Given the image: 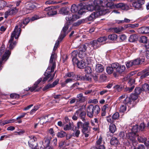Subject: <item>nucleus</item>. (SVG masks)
<instances>
[{"label":"nucleus","mask_w":149,"mask_h":149,"mask_svg":"<svg viewBox=\"0 0 149 149\" xmlns=\"http://www.w3.org/2000/svg\"><path fill=\"white\" fill-rule=\"evenodd\" d=\"M77 97L78 98V100L77 101H78L81 102H84L86 99V97H84L83 96V94L81 93L77 95Z\"/></svg>","instance_id":"c85d7f7f"},{"label":"nucleus","mask_w":149,"mask_h":149,"mask_svg":"<svg viewBox=\"0 0 149 149\" xmlns=\"http://www.w3.org/2000/svg\"><path fill=\"white\" fill-rule=\"evenodd\" d=\"M130 97L132 100H135L138 98V95L134 93L131 95Z\"/></svg>","instance_id":"4d7b16f0"},{"label":"nucleus","mask_w":149,"mask_h":149,"mask_svg":"<svg viewBox=\"0 0 149 149\" xmlns=\"http://www.w3.org/2000/svg\"><path fill=\"white\" fill-rule=\"evenodd\" d=\"M70 21H69L68 23V22H67V23L65 24L58 40L56 41L53 48V51L55 50L56 49L59 44V42L62 40L66 36V34L68 33L67 32V30L69 27L68 24L70 23Z\"/></svg>","instance_id":"39448f33"},{"label":"nucleus","mask_w":149,"mask_h":149,"mask_svg":"<svg viewBox=\"0 0 149 149\" xmlns=\"http://www.w3.org/2000/svg\"><path fill=\"white\" fill-rule=\"evenodd\" d=\"M89 124L88 121L85 122L84 123L79 122L77 123V126L79 128L81 127L82 128V131L83 133H88L89 131Z\"/></svg>","instance_id":"9d476101"},{"label":"nucleus","mask_w":149,"mask_h":149,"mask_svg":"<svg viewBox=\"0 0 149 149\" xmlns=\"http://www.w3.org/2000/svg\"><path fill=\"white\" fill-rule=\"evenodd\" d=\"M106 10H102L98 11H95L92 13L89 17H87L88 21H92L98 16L99 15H102L107 13Z\"/></svg>","instance_id":"6e6552de"},{"label":"nucleus","mask_w":149,"mask_h":149,"mask_svg":"<svg viewBox=\"0 0 149 149\" xmlns=\"http://www.w3.org/2000/svg\"><path fill=\"white\" fill-rule=\"evenodd\" d=\"M110 143L111 145L114 146H117L119 144V142L118 139L116 137H113L110 140Z\"/></svg>","instance_id":"b1692460"},{"label":"nucleus","mask_w":149,"mask_h":149,"mask_svg":"<svg viewBox=\"0 0 149 149\" xmlns=\"http://www.w3.org/2000/svg\"><path fill=\"white\" fill-rule=\"evenodd\" d=\"M119 64L117 63H112L111 65V66L113 69H115L116 70H117V69L118 68V67L119 65Z\"/></svg>","instance_id":"052dcab7"},{"label":"nucleus","mask_w":149,"mask_h":149,"mask_svg":"<svg viewBox=\"0 0 149 149\" xmlns=\"http://www.w3.org/2000/svg\"><path fill=\"white\" fill-rule=\"evenodd\" d=\"M145 3L144 0H139L133 3V7L140 10L143 9V5Z\"/></svg>","instance_id":"9b49d317"},{"label":"nucleus","mask_w":149,"mask_h":149,"mask_svg":"<svg viewBox=\"0 0 149 149\" xmlns=\"http://www.w3.org/2000/svg\"><path fill=\"white\" fill-rule=\"evenodd\" d=\"M125 69V67L124 65H119L117 69V72L119 73H122Z\"/></svg>","instance_id":"473e14b6"},{"label":"nucleus","mask_w":149,"mask_h":149,"mask_svg":"<svg viewBox=\"0 0 149 149\" xmlns=\"http://www.w3.org/2000/svg\"><path fill=\"white\" fill-rule=\"evenodd\" d=\"M52 88L53 87L51 84H48L43 88V90L45 91L49 88Z\"/></svg>","instance_id":"e2e57ef3"},{"label":"nucleus","mask_w":149,"mask_h":149,"mask_svg":"<svg viewBox=\"0 0 149 149\" xmlns=\"http://www.w3.org/2000/svg\"><path fill=\"white\" fill-rule=\"evenodd\" d=\"M113 120L112 118H111L110 117H107L106 118L107 121L111 123H113Z\"/></svg>","instance_id":"338daca9"},{"label":"nucleus","mask_w":149,"mask_h":149,"mask_svg":"<svg viewBox=\"0 0 149 149\" xmlns=\"http://www.w3.org/2000/svg\"><path fill=\"white\" fill-rule=\"evenodd\" d=\"M76 77V75L75 74L74 72H71L68 73L64 77L65 78L67 77L71 78H74Z\"/></svg>","instance_id":"72a5a7b5"},{"label":"nucleus","mask_w":149,"mask_h":149,"mask_svg":"<svg viewBox=\"0 0 149 149\" xmlns=\"http://www.w3.org/2000/svg\"><path fill=\"white\" fill-rule=\"evenodd\" d=\"M103 1L102 0H95L93 1V5L95 8V10H98L100 11L102 9H101V7H102ZM106 10L107 13L108 12V10L107 9H104L103 10Z\"/></svg>","instance_id":"f8f14e48"},{"label":"nucleus","mask_w":149,"mask_h":149,"mask_svg":"<svg viewBox=\"0 0 149 149\" xmlns=\"http://www.w3.org/2000/svg\"><path fill=\"white\" fill-rule=\"evenodd\" d=\"M87 48V47L86 45H82L79 49V52H81V53L84 52L86 50Z\"/></svg>","instance_id":"58836bf2"},{"label":"nucleus","mask_w":149,"mask_h":149,"mask_svg":"<svg viewBox=\"0 0 149 149\" xmlns=\"http://www.w3.org/2000/svg\"><path fill=\"white\" fill-rule=\"evenodd\" d=\"M119 116V114L118 112L115 113L112 116L113 119L114 120L118 119Z\"/></svg>","instance_id":"680f3d73"},{"label":"nucleus","mask_w":149,"mask_h":149,"mask_svg":"<svg viewBox=\"0 0 149 149\" xmlns=\"http://www.w3.org/2000/svg\"><path fill=\"white\" fill-rule=\"evenodd\" d=\"M138 37L137 35L134 34L130 35L129 38V41L133 42L138 40Z\"/></svg>","instance_id":"5701e85b"},{"label":"nucleus","mask_w":149,"mask_h":149,"mask_svg":"<svg viewBox=\"0 0 149 149\" xmlns=\"http://www.w3.org/2000/svg\"><path fill=\"white\" fill-rule=\"evenodd\" d=\"M18 9L16 7H13L6 11L4 14V17L7 18L8 16L15 14L17 12Z\"/></svg>","instance_id":"ddd939ff"},{"label":"nucleus","mask_w":149,"mask_h":149,"mask_svg":"<svg viewBox=\"0 0 149 149\" xmlns=\"http://www.w3.org/2000/svg\"><path fill=\"white\" fill-rule=\"evenodd\" d=\"M100 78L101 82H104L106 80L107 76L104 74H102L100 76Z\"/></svg>","instance_id":"13d9d810"},{"label":"nucleus","mask_w":149,"mask_h":149,"mask_svg":"<svg viewBox=\"0 0 149 149\" xmlns=\"http://www.w3.org/2000/svg\"><path fill=\"white\" fill-rule=\"evenodd\" d=\"M21 32V29L18 28V26H16L13 31L11 33V38L9 40L8 45H9V48L12 49L15 46L17 42L14 41V38L16 39L18 38Z\"/></svg>","instance_id":"7ed1b4c3"},{"label":"nucleus","mask_w":149,"mask_h":149,"mask_svg":"<svg viewBox=\"0 0 149 149\" xmlns=\"http://www.w3.org/2000/svg\"><path fill=\"white\" fill-rule=\"evenodd\" d=\"M139 31H141V33H146L149 32V29L148 28L146 27H142L139 29Z\"/></svg>","instance_id":"4c0bfd02"},{"label":"nucleus","mask_w":149,"mask_h":149,"mask_svg":"<svg viewBox=\"0 0 149 149\" xmlns=\"http://www.w3.org/2000/svg\"><path fill=\"white\" fill-rule=\"evenodd\" d=\"M74 80V78H68L65 80V83L67 84L68 83H71Z\"/></svg>","instance_id":"69168bd1"},{"label":"nucleus","mask_w":149,"mask_h":149,"mask_svg":"<svg viewBox=\"0 0 149 149\" xmlns=\"http://www.w3.org/2000/svg\"><path fill=\"white\" fill-rule=\"evenodd\" d=\"M104 70V67L102 65L100 64H97L95 67V70L97 72H101Z\"/></svg>","instance_id":"bb28decb"},{"label":"nucleus","mask_w":149,"mask_h":149,"mask_svg":"<svg viewBox=\"0 0 149 149\" xmlns=\"http://www.w3.org/2000/svg\"><path fill=\"white\" fill-rule=\"evenodd\" d=\"M93 110L94 115H97L100 112V108L98 105H96L95 106L93 105Z\"/></svg>","instance_id":"c756f323"},{"label":"nucleus","mask_w":149,"mask_h":149,"mask_svg":"<svg viewBox=\"0 0 149 149\" xmlns=\"http://www.w3.org/2000/svg\"><path fill=\"white\" fill-rule=\"evenodd\" d=\"M42 78H40L35 83L32 87L30 88L28 87V88L25 89L24 90L27 91L30 90L31 92L35 91L36 89L38 87V85L42 81Z\"/></svg>","instance_id":"dca6fc26"},{"label":"nucleus","mask_w":149,"mask_h":149,"mask_svg":"<svg viewBox=\"0 0 149 149\" xmlns=\"http://www.w3.org/2000/svg\"><path fill=\"white\" fill-rule=\"evenodd\" d=\"M54 8L53 6H50L45 9V11L47 12L48 16L52 17L57 14V11L54 10Z\"/></svg>","instance_id":"2eb2a0df"},{"label":"nucleus","mask_w":149,"mask_h":149,"mask_svg":"<svg viewBox=\"0 0 149 149\" xmlns=\"http://www.w3.org/2000/svg\"><path fill=\"white\" fill-rule=\"evenodd\" d=\"M6 5L7 3L6 2L3 0H0V10L6 6Z\"/></svg>","instance_id":"49530a36"},{"label":"nucleus","mask_w":149,"mask_h":149,"mask_svg":"<svg viewBox=\"0 0 149 149\" xmlns=\"http://www.w3.org/2000/svg\"><path fill=\"white\" fill-rule=\"evenodd\" d=\"M92 70L91 68L89 66H87L86 67H85V71L86 73L88 74L91 73L92 72Z\"/></svg>","instance_id":"6e6d98bb"},{"label":"nucleus","mask_w":149,"mask_h":149,"mask_svg":"<svg viewBox=\"0 0 149 149\" xmlns=\"http://www.w3.org/2000/svg\"><path fill=\"white\" fill-rule=\"evenodd\" d=\"M124 30V28L122 27H115L112 29L116 33H118Z\"/></svg>","instance_id":"f704fd0d"},{"label":"nucleus","mask_w":149,"mask_h":149,"mask_svg":"<svg viewBox=\"0 0 149 149\" xmlns=\"http://www.w3.org/2000/svg\"><path fill=\"white\" fill-rule=\"evenodd\" d=\"M113 88L115 89L116 90L120 92L121 91L122 87V86L120 85L116 84L114 86Z\"/></svg>","instance_id":"5fc2aeb1"},{"label":"nucleus","mask_w":149,"mask_h":149,"mask_svg":"<svg viewBox=\"0 0 149 149\" xmlns=\"http://www.w3.org/2000/svg\"><path fill=\"white\" fill-rule=\"evenodd\" d=\"M75 64H77V67L78 68L82 69L85 67L86 63L83 60L78 61L77 59V61H74Z\"/></svg>","instance_id":"6ab92c4d"},{"label":"nucleus","mask_w":149,"mask_h":149,"mask_svg":"<svg viewBox=\"0 0 149 149\" xmlns=\"http://www.w3.org/2000/svg\"><path fill=\"white\" fill-rule=\"evenodd\" d=\"M55 55L54 52L53 51L49 60V65L46 70V71H47L48 73H47V72L45 73L44 74L45 77L42 80L43 82H45L50 78L51 75V72H53L54 71V68L56 67V64L55 61Z\"/></svg>","instance_id":"f03ea898"},{"label":"nucleus","mask_w":149,"mask_h":149,"mask_svg":"<svg viewBox=\"0 0 149 149\" xmlns=\"http://www.w3.org/2000/svg\"><path fill=\"white\" fill-rule=\"evenodd\" d=\"M41 17H40L38 16L37 15H35L33 17L31 18L30 19L29 18H25L23 21L22 22H21L19 24V26H18V28H24V26L26 25L30 21H33L35 20H37L39 18H41Z\"/></svg>","instance_id":"1a4fd4ad"},{"label":"nucleus","mask_w":149,"mask_h":149,"mask_svg":"<svg viewBox=\"0 0 149 149\" xmlns=\"http://www.w3.org/2000/svg\"><path fill=\"white\" fill-rule=\"evenodd\" d=\"M84 76L80 75H76V77L74 78V80H83L84 81Z\"/></svg>","instance_id":"8fccbe9b"},{"label":"nucleus","mask_w":149,"mask_h":149,"mask_svg":"<svg viewBox=\"0 0 149 149\" xmlns=\"http://www.w3.org/2000/svg\"><path fill=\"white\" fill-rule=\"evenodd\" d=\"M28 137L29 139L28 141L29 145L30 148L33 149L36 146L35 142L37 141V139L33 135L29 136Z\"/></svg>","instance_id":"4468645a"},{"label":"nucleus","mask_w":149,"mask_h":149,"mask_svg":"<svg viewBox=\"0 0 149 149\" xmlns=\"http://www.w3.org/2000/svg\"><path fill=\"white\" fill-rule=\"evenodd\" d=\"M140 55L141 56L143 57L146 56L147 59H149V50H142L140 53Z\"/></svg>","instance_id":"7c9ffc66"},{"label":"nucleus","mask_w":149,"mask_h":149,"mask_svg":"<svg viewBox=\"0 0 149 149\" xmlns=\"http://www.w3.org/2000/svg\"><path fill=\"white\" fill-rule=\"evenodd\" d=\"M126 104L122 105L120 107V112H123L126 111Z\"/></svg>","instance_id":"603ef678"},{"label":"nucleus","mask_w":149,"mask_h":149,"mask_svg":"<svg viewBox=\"0 0 149 149\" xmlns=\"http://www.w3.org/2000/svg\"><path fill=\"white\" fill-rule=\"evenodd\" d=\"M142 91V89L140 87H136L134 90V93L138 95Z\"/></svg>","instance_id":"864d4df0"},{"label":"nucleus","mask_w":149,"mask_h":149,"mask_svg":"<svg viewBox=\"0 0 149 149\" xmlns=\"http://www.w3.org/2000/svg\"><path fill=\"white\" fill-rule=\"evenodd\" d=\"M148 75H149V67L147 68L146 72L141 75V79H143Z\"/></svg>","instance_id":"79ce46f5"},{"label":"nucleus","mask_w":149,"mask_h":149,"mask_svg":"<svg viewBox=\"0 0 149 149\" xmlns=\"http://www.w3.org/2000/svg\"><path fill=\"white\" fill-rule=\"evenodd\" d=\"M91 44L94 49L97 48L101 46L100 44L97 40H93L91 42Z\"/></svg>","instance_id":"412c9836"},{"label":"nucleus","mask_w":149,"mask_h":149,"mask_svg":"<svg viewBox=\"0 0 149 149\" xmlns=\"http://www.w3.org/2000/svg\"><path fill=\"white\" fill-rule=\"evenodd\" d=\"M130 97H126L125 99L123 101V103L127 105L129 107H132L130 106L132 101Z\"/></svg>","instance_id":"a878e982"},{"label":"nucleus","mask_w":149,"mask_h":149,"mask_svg":"<svg viewBox=\"0 0 149 149\" xmlns=\"http://www.w3.org/2000/svg\"><path fill=\"white\" fill-rule=\"evenodd\" d=\"M5 47L4 45H2L0 49L1 55H2L4 52L2 58L0 60V70H1L2 68V65L6 61L9 57L10 54V52L9 50H6L5 52Z\"/></svg>","instance_id":"0eeeda50"},{"label":"nucleus","mask_w":149,"mask_h":149,"mask_svg":"<svg viewBox=\"0 0 149 149\" xmlns=\"http://www.w3.org/2000/svg\"><path fill=\"white\" fill-rule=\"evenodd\" d=\"M79 128L77 127H75V128H72V130L73 131V132L72 134V135L74 137H78L79 136L80 134V131L79 130Z\"/></svg>","instance_id":"aec40b11"},{"label":"nucleus","mask_w":149,"mask_h":149,"mask_svg":"<svg viewBox=\"0 0 149 149\" xmlns=\"http://www.w3.org/2000/svg\"><path fill=\"white\" fill-rule=\"evenodd\" d=\"M84 81H91V78L90 75L89 74H86L84 76Z\"/></svg>","instance_id":"37998d69"},{"label":"nucleus","mask_w":149,"mask_h":149,"mask_svg":"<svg viewBox=\"0 0 149 149\" xmlns=\"http://www.w3.org/2000/svg\"><path fill=\"white\" fill-rule=\"evenodd\" d=\"M113 69L111 66L107 67L106 69V71L108 74H111L113 72Z\"/></svg>","instance_id":"3c124183"},{"label":"nucleus","mask_w":149,"mask_h":149,"mask_svg":"<svg viewBox=\"0 0 149 149\" xmlns=\"http://www.w3.org/2000/svg\"><path fill=\"white\" fill-rule=\"evenodd\" d=\"M109 131L112 133L115 132L116 130V125L113 123H110L109 126Z\"/></svg>","instance_id":"2f4dec72"},{"label":"nucleus","mask_w":149,"mask_h":149,"mask_svg":"<svg viewBox=\"0 0 149 149\" xmlns=\"http://www.w3.org/2000/svg\"><path fill=\"white\" fill-rule=\"evenodd\" d=\"M137 139L139 142L143 143L145 141L146 138L143 136H138Z\"/></svg>","instance_id":"de8ad7c7"},{"label":"nucleus","mask_w":149,"mask_h":149,"mask_svg":"<svg viewBox=\"0 0 149 149\" xmlns=\"http://www.w3.org/2000/svg\"><path fill=\"white\" fill-rule=\"evenodd\" d=\"M69 10L65 7L62 8L59 11L60 14L63 15H67L66 19L68 21H73L79 18V17L76 15H73L72 14H68Z\"/></svg>","instance_id":"20e7f679"},{"label":"nucleus","mask_w":149,"mask_h":149,"mask_svg":"<svg viewBox=\"0 0 149 149\" xmlns=\"http://www.w3.org/2000/svg\"><path fill=\"white\" fill-rule=\"evenodd\" d=\"M145 126L143 123H141L139 127L137 125H136L133 126L132 129V132H130L127 134L126 135L127 139L131 141L134 146L136 145V138L138 136L136 133L139 132L140 130H143Z\"/></svg>","instance_id":"f257e3e1"},{"label":"nucleus","mask_w":149,"mask_h":149,"mask_svg":"<svg viewBox=\"0 0 149 149\" xmlns=\"http://www.w3.org/2000/svg\"><path fill=\"white\" fill-rule=\"evenodd\" d=\"M126 65L127 68H129L133 65L132 60L127 61L126 63Z\"/></svg>","instance_id":"bf43d9fd"},{"label":"nucleus","mask_w":149,"mask_h":149,"mask_svg":"<svg viewBox=\"0 0 149 149\" xmlns=\"http://www.w3.org/2000/svg\"><path fill=\"white\" fill-rule=\"evenodd\" d=\"M144 58H138L134 60H132L134 65H138L142 63L144 61Z\"/></svg>","instance_id":"4be33fe9"},{"label":"nucleus","mask_w":149,"mask_h":149,"mask_svg":"<svg viewBox=\"0 0 149 149\" xmlns=\"http://www.w3.org/2000/svg\"><path fill=\"white\" fill-rule=\"evenodd\" d=\"M93 105H90L87 107V115L90 118H92L93 115Z\"/></svg>","instance_id":"a211bd4d"},{"label":"nucleus","mask_w":149,"mask_h":149,"mask_svg":"<svg viewBox=\"0 0 149 149\" xmlns=\"http://www.w3.org/2000/svg\"><path fill=\"white\" fill-rule=\"evenodd\" d=\"M148 40L147 38L145 36H141L140 38L139 41L140 42L145 43Z\"/></svg>","instance_id":"c03bdc74"},{"label":"nucleus","mask_w":149,"mask_h":149,"mask_svg":"<svg viewBox=\"0 0 149 149\" xmlns=\"http://www.w3.org/2000/svg\"><path fill=\"white\" fill-rule=\"evenodd\" d=\"M85 8V9L86 8V9L89 11H92L93 10H95V8L93 4H89L86 6V7L84 6Z\"/></svg>","instance_id":"c9c22d12"},{"label":"nucleus","mask_w":149,"mask_h":149,"mask_svg":"<svg viewBox=\"0 0 149 149\" xmlns=\"http://www.w3.org/2000/svg\"><path fill=\"white\" fill-rule=\"evenodd\" d=\"M137 148L139 149H149L148 147L145 146L144 147L143 145H139Z\"/></svg>","instance_id":"774afa93"},{"label":"nucleus","mask_w":149,"mask_h":149,"mask_svg":"<svg viewBox=\"0 0 149 149\" xmlns=\"http://www.w3.org/2000/svg\"><path fill=\"white\" fill-rule=\"evenodd\" d=\"M70 10L72 12L77 13L80 15H82L86 12L84 5L82 3H80L78 5L73 4L71 6Z\"/></svg>","instance_id":"423d86ee"},{"label":"nucleus","mask_w":149,"mask_h":149,"mask_svg":"<svg viewBox=\"0 0 149 149\" xmlns=\"http://www.w3.org/2000/svg\"><path fill=\"white\" fill-rule=\"evenodd\" d=\"M108 38L112 40H116L117 38V35L115 34L110 35L108 36Z\"/></svg>","instance_id":"a19ab883"},{"label":"nucleus","mask_w":149,"mask_h":149,"mask_svg":"<svg viewBox=\"0 0 149 149\" xmlns=\"http://www.w3.org/2000/svg\"><path fill=\"white\" fill-rule=\"evenodd\" d=\"M107 39V38L105 36H103L100 37L99 38H98L97 39V40L101 44V43L103 41H105Z\"/></svg>","instance_id":"09e8293b"},{"label":"nucleus","mask_w":149,"mask_h":149,"mask_svg":"<svg viewBox=\"0 0 149 149\" xmlns=\"http://www.w3.org/2000/svg\"><path fill=\"white\" fill-rule=\"evenodd\" d=\"M10 96L13 98H17L19 97V95L16 93L11 94L10 95Z\"/></svg>","instance_id":"0e129e2a"},{"label":"nucleus","mask_w":149,"mask_h":149,"mask_svg":"<svg viewBox=\"0 0 149 149\" xmlns=\"http://www.w3.org/2000/svg\"><path fill=\"white\" fill-rule=\"evenodd\" d=\"M78 52L77 51L74 50L73 51L72 53V61L73 62V64L74 65L75 62L74 61H77V59L76 57L77 56Z\"/></svg>","instance_id":"cd10ccee"},{"label":"nucleus","mask_w":149,"mask_h":149,"mask_svg":"<svg viewBox=\"0 0 149 149\" xmlns=\"http://www.w3.org/2000/svg\"><path fill=\"white\" fill-rule=\"evenodd\" d=\"M73 125L72 122H69L68 124H67L63 127V129L65 131L71 130L73 127Z\"/></svg>","instance_id":"393cba45"},{"label":"nucleus","mask_w":149,"mask_h":149,"mask_svg":"<svg viewBox=\"0 0 149 149\" xmlns=\"http://www.w3.org/2000/svg\"><path fill=\"white\" fill-rule=\"evenodd\" d=\"M142 89L144 91H148L149 90V85L147 83L144 84L143 85Z\"/></svg>","instance_id":"a18cd8bd"},{"label":"nucleus","mask_w":149,"mask_h":149,"mask_svg":"<svg viewBox=\"0 0 149 149\" xmlns=\"http://www.w3.org/2000/svg\"><path fill=\"white\" fill-rule=\"evenodd\" d=\"M102 137L100 136L99 139L96 142V145L97 146L104 145V141L102 140Z\"/></svg>","instance_id":"e433bc0d"},{"label":"nucleus","mask_w":149,"mask_h":149,"mask_svg":"<svg viewBox=\"0 0 149 149\" xmlns=\"http://www.w3.org/2000/svg\"><path fill=\"white\" fill-rule=\"evenodd\" d=\"M75 114H77V116L79 115L80 118L82 121L85 120L86 113L84 111H82L81 109H80L76 111Z\"/></svg>","instance_id":"f3484780"},{"label":"nucleus","mask_w":149,"mask_h":149,"mask_svg":"<svg viewBox=\"0 0 149 149\" xmlns=\"http://www.w3.org/2000/svg\"><path fill=\"white\" fill-rule=\"evenodd\" d=\"M66 135V133L65 132L61 131L58 133L57 136L58 137L62 138L65 136Z\"/></svg>","instance_id":"ea45409f"}]
</instances>
